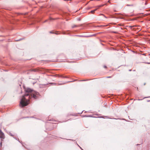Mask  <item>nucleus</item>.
Listing matches in <instances>:
<instances>
[{
    "instance_id": "f257e3e1",
    "label": "nucleus",
    "mask_w": 150,
    "mask_h": 150,
    "mask_svg": "<svg viewBox=\"0 0 150 150\" xmlns=\"http://www.w3.org/2000/svg\"><path fill=\"white\" fill-rule=\"evenodd\" d=\"M25 95L22 96L20 101V106L21 107L27 105L29 103L30 99H36L40 96L39 93L29 88L25 89Z\"/></svg>"
},
{
    "instance_id": "f03ea898",
    "label": "nucleus",
    "mask_w": 150,
    "mask_h": 150,
    "mask_svg": "<svg viewBox=\"0 0 150 150\" xmlns=\"http://www.w3.org/2000/svg\"><path fill=\"white\" fill-rule=\"evenodd\" d=\"M0 138L4 139V133L0 129Z\"/></svg>"
},
{
    "instance_id": "7ed1b4c3",
    "label": "nucleus",
    "mask_w": 150,
    "mask_h": 150,
    "mask_svg": "<svg viewBox=\"0 0 150 150\" xmlns=\"http://www.w3.org/2000/svg\"><path fill=\"white\" fill-rule=\"evenodd\" d=\"M50 33H54L56 35H58L59 34V33L58 32H54L53 31H51L50 32Z\"/></svg>"
},
{
    "instance_id": "20e7f679",
    "label": "nucleus",
    "mask_w": 150,
    "mask_h": 150,
    "mask_svg": "<svg viewBox=\"0 0 150 150\" xmlns=\"http://www.w3.org/2000/svg\"><path fill=\"white\" fill-rule=\"evenodd\" d=\"M97 8L96 9L93 10H92L90 12V13H91L92 14H93L94 13H95V12L97 10Z\"/></svg>"
},
{
    "instance_id": "39448f33",
    "label": "nucleus",
    "mask_w": 150,
    "mask_h": 150,
    "mask_svg": "<svg viewBox=\"0 0 150 150\" xmlns=\"http://www.w3.org/2000/svg\"><path fill=\"white\" fill-rule=\"evenodd\" d=\"M33 71L35 72H36V71H39V69H33Z\"/></svg>"
},
{
    "instance_id": "423d86ee",
    "label": "nucleus",
    "mask_w": 150,
    "mask_h": 150,
    "mask_svg": "<svg viewBox=\"0 0 150 150\" xmlns=\"http://www.w3.org/2000/svg\"><path fill=\"white\" fill-rule=\"evenodd\" d=\"M101 15L104 16L105 18H107L103 14H101Z\"/></svg>"
},
{
    "instance_id": "0eeeda50",
    "label": "nucleus",
    "mask_w": 150,
    "mask_h": 150,
    "mask_svg": "<svg viewBox=\"0 0 150 150\" xmlns=\"http://www.w3.org/2000/svg\"><path fill=\"white\" fill-rule=\"evenodd\" d=\"M9 135L11 136H13V134H12V133H10L9 134Z\"/></svg>"
},
{
    "instance_id": "6e6552de",
    "label": "nucleus",
    "mask_w": 150,
    "mask_h": 150,
    "mask_svg": "<svg viewBox=\"0 0 150 150\" xmlns=\"http://www.w3.org/2000/svg\"><path fill=\"white\" fill-rule=\"evenodd\" d=\"M2 142H1L0 143V146H1L2 145Z\"/></svg>"
},
{
    "instance_id": "1a4fd4ad",
    "label": "nucleus",
    "mask_w": 150,
    "mask_h": 150,
    "mask_svg": "<svg viewBox=\"0 0 150 150\" xmlns=\"http://www.w3.org/2000/svg\"><path fill=\"white\" fill-rule=\"evenodd\" d=\"M77 26L76 25H74L73 26H72V28H74V27H76Z\"/></svg>"
},
{
    "instance_id": "9d476101",
    "label": "nucleus",
    "mask_w": 150,
    "mask_h": 150,
    "mask_svg": "<svg viewBox=\"0 0 150 150\" xmlns=\"http://www.w3.org/2000/svg\"><path fill=\"white\" fill-rule=\"evenodd\" d=\"M50 20H52L54 19L53 18H50Z\"/></svg>"
},
{
    "instance_id": "9b49d317",
    "label": "nucleus",
    "mask_w": 150,
    "mask_h": 150,
    "mask_svg": "<svg viewBox=\"0 0 150 150\" xmlns=\"http://www.w3.org/2000/svg\"><path fill=\"white\" fill-rule=\"evenodd\" d=\"M104 67L105 68H107V67L106 66H104Z\"/></svg>"
},
{
    "instance_id": "f8f14e48",
    "label": "nucleus",
    "mask_w": 150,
    "mask_h": 150,
    "mask_svg": "<svg viewBox=\"0 0 150 150\" xmlns=\"http://www.w3.org/2000/svg\"><path fill=\"white\" fill-rule=\"evenodd\" d=\"M78 146L80 147V149H81L82 150H83L81 148V147L80 146H79V145H78Z\"/></svg>"
},
{
    "instance_id": "ddd939ff",
    "label": "nucleus",
    "mask_w": 150,
    "mask_h": 150,
    "mask_svg": "<svg viewBox=\"0 0 150 150\" xmlns=\"http://www.w3.org/2000/svg\"><path fill=\"white\" fill-rule=\"evenodd\" d=\"M146 63L147 64H150V63H149V62Z\"/></svg>"
},
{
    "instance_id": "4468645a",
    "label": "nucleus",
    "mask_w": 150,
    "mask_h": 150,
    "mask_svg": "<svg viewBox=\"0 0 150 150\" xmlns=\"http://www.w3.org/2000/svg\"><path fill=\"white\" fill-rule=\"evenodd\" d=\"M147 4V3L146 2L145 3V5H146Z\"/></svg>"
},
{
    "instance_id": "2eb2a0df",
    "label": "nucleus",
    "mask_w": 150,
    "mask_h": 150,
    "mask_svg": "<svg viewBox=\"0 0 150 150\" xmlns=\"http://www.w3.org/2000/svg\"><path fill=\"white\" fill-rule=\"evenodd\" d=\"M86 81V80H81V81Z\"/></svg>"
},
{
    "instance_id": "dca6fc26",
    "label": "nucleus",
    "mask_w": 150,
    "mask_h": 150,
    "mask_svg": "<svg viewBox=\"0 0 150 150\" xmlns=\"http://www.w3.org/2000/svg\"><path fill=\"white\" fill-rule=\"evenodd\" d=\"M14 138L15 139H17L16 137H14Z\"/></svg>"
},
{
    "instance_id": "f3484780",
    "label": "nucleus",
    "mask_w": 150,
    "mask_h": 150,
    "mask_svg": "<svg viewBox=\"0 0 150 150\" xmlns=\"http://www.w3.org/2000/svg\"><path fill=\"white\" fill-rule=\"evenodd\" d=\"M104 26H107V25H104Z\"/></svg>"
},
{
    "instance_id": "a211bd4d",
    "label": "nucleus",
    "mask_w": 150,
    "mask_h": 150,
    "mask_svg": "<svg viewBox=\"0 0 150 150\" xmlns=\"http://www.w3.org/2000/svg\"><path fill=\"white\" fill-rule=\"evenodd\" d=\"M46 21H46H46H45V22H46Z\"/></svg>"
},
{
    "instance_id": "6ab92c4d",
    "label": "nucleus",
    "mask_w": 150,
    "mask_h": 150,
    "mask_svg": "<svg viewBox=\"0 0 150 150\" xmlns=\"http://www.w3.org/2000/svg\"><path fill=\"white\" fill-rule=\"evenodd\" d=\"M149 55H150V54H149Z\"/></svg>"
}]
</instances>
